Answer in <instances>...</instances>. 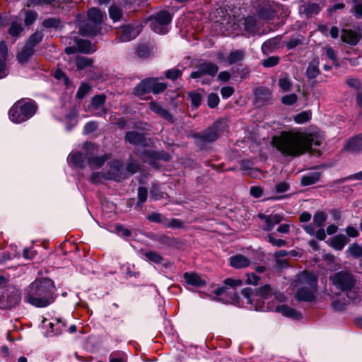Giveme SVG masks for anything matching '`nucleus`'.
<instances>
[{
	"label": "nucleus",
	"instance_id": "1",
	"mask_svg": "<svg viewBox=\"0 0 362 362\" xmlns=\"http://www.w3.org/2000/svg\"><path fill=\"white\" fill-rule=\"evenodd\" d=\"M322 142V136L316 132H284L272 139L273 145L279 151L292 156H300L306 153L319 156V146Z\"/></svg>",
	"mask_w": 362,
	"mask_h": 362
},
{
	"label": "nucleus",
	"instance_id": "2",
	"mask_svg": "<svg viewBox=\"0 0 362 362\" xmlns=\"http://www.w3.org/2000/svg\"><path fill=\"white\" fill-rule=\"evenodd\" d=\"M54 281L48 278H38L26 286L23 293L25 303L37 308L52 304L57 297Z\"/></svg>",
	"mask_w": 362,
	"mask_h": 362
},
{
	"label": "nucleus",
	"instance_id": "3",
	"mask_svg": "<svg viewBox=\"0 0 362 362\" xmlns=\"http://www.w3.org/2000/svg\"><path fill=\"white\" fill-rule=\"evenodd\" d=\"M36 103L29 98H21L16 101L8 111L9 119L16 124L30 119L37 112Z\"/></svg>",
	"mask_w": 362,
	"mask_h": 362
},
{
	"label": "nucleus",
	"instance_id": "4",
	"mask_svg": "<svg viewBox=\"0 0 362 362\" xmlns=\"http://www.w3.org/2000/svg\"><path fill=\"white\" fill-rule=\"evenodd\" d=\"M298 280L303 286L297 289L295 295L298 301L313 302L317 291V278L308 272H303L298 276Z\"/></svg>",
	"mask_w": 362,
	"mask_h": 362
},
{
	"label": "nucleus",
	"instance_id": "5",
	"mask_svg": "<svg viewBox=\"0 0 362 362\" xmlns=\"http://www.w3.org/2000/svg\"><path fill=\"white\" fill-rule=\"evenodd\" d=\"M228 126L223 119L215 122L211 127L206 129L202 134L194 136L195 143L202 148L206 143L215 141L224 132L227 131Z\"/></svg>",
	"mask_w": 362,
	"mask_h": 362
},
{
	"label": "nucleus",
	"instance_id": "6",
	"mask_svg": "<svg viewBox=\"0 0 362 362\" xmlns=\"http://www.w3.org/2000/svg\"><path fill=\"white\" fill-rule=\"evenodd\" d=\"M330 281L337 289L344 292L351 291L356 282L355 276L348 271L335 272L330 277Z\"/></svg>",
	"mask_w": 362,
	"mask_h": 362
},
{
	"label": "nucleus",
	"instance_id": "7",
	"mask_svg": "<svg viewBox=\"0 0 362 362\" xmlns=\"http://www.w3.org/2000/svg\"><path fill=\"white\" fill-rule=\"evenodd\" d=\"M243 283L239 279L226 278L223 281V285L214 289V293L218 296H229L232 301H238L239 297L236 288L242 286Z\"/></svg>",
	"mask_w": 362,
	"mask_h": 362
},
{
	"label": "nucleus",
	"instance_id": "8",
	"mask_svg": "<svg viewBox=\"0 0 362 362\" xmlns=\"http://www.w3.org/2000/svg\"><path fill=\"white\" fill-rule=\"evenodd\" d=\"M104 13L96 8H92L88 11V21L86 28H81V33L84 35H95L98 33V26L101 23Z\"/></svg>",
	"mask_w": 362,
	"mask_h": 362
},
{
	"label": "nucleus",
	"instance_id": "9",
	"mask_svg": "<svg viewBox=\"0 0 362 362\" xmlns=\"http://www.w3.org/2000/svg\"><path fill=\"white\" fill-rule=\"evenodd\" d=\"M172 16L168 11H161L150 18V26L156 33L165 34L168 31V25L171 22Z\"/></svg>",
	"mask_w": 362,
	"mask_h": 362
},
{
	"label": "nucleus",
	"instance_id": "10",
	"mask_svg": "<svg viewBox=\"0 0 362 362\" xmlns=\"http://www.w3.org/2000/svg\"><path fill=\"white\" fill-rule=\"evenodd\" d=\"M22 298L21 290L15 286L10 285L2 294L0 301L1 308H11L18 305Z\"/></svg>",
	"mask_w": 362,
	"mask_h": 362
},
{
	"label": "nucleus",
	"instance_id": "11",
	"mask_svg": "<svg viewBox=\"0 0 362 362\" xmlns=\"http://www.w3.org/2000/svg\"><path fill=\"white\" fill-rule=\"evenodd\" d=\"M105 173L103 177L105 180L120 181L124 178L122 172V164L120 160H112L110 165V170Z\"/></svg>",
	"mask_w": 362,
	"mask_h": 362
},
{
	"label": "nucleus",
	"instance_id": "12",
	"mask_svg": "<svg viewBox=\"0 0 362 362\" xmlns=\"http://www.w3.org/2000/svg\"><path fill=\"white\" fill-rule=\"evenodd\" d=\"M218 66L211 62H204L199 65L196 71L191 73L190 77L192 78H201L204 75L214 76L218 72Z\"/></svg>",
	"mask_w": 362,
	"mask_h": 362
},
{
	"label": "nucleus",
	"instance_id": "13",
	"mask_svg": "<svg viewBox=\"0 0 362 362\" xmlns=\"http://www.w3.org/2000/svg\"><path fill=\"white\" fill-rule=\"evenodd\" d=\"M362 38V33L351 29H343L341 34V40L351 46L356 45Z\"/></svg>",
	"mask_w": 362,
	"mask_h": 362
},
{
	"label": "nucleus",
	"instance_id": "14",
	"mask_svg": "<svg viewBox=\"0 0 362 362\" xmlns=\"http://www.w3.org/2000/svg\"><path fill=\"white\" fill-rule=\"evenodd\" d=\"M141 29L132 25H126L122 27L118 31L120 42H128L135 38L140 33Z\"/></svg>",
	"mask_w": 362,
	"mask_h": 362
},
{
	"label": "nucleus",
	"instance_id": "15",
	"mask_svg": "<svg viewBox=\"0 0 362 362\" xmlns=\"http://www.w3.org/2000/svg\"><path fill=\"white\" fill-rule=\"evenodd\" d=\"M49 329L47 332V337H54L61 334L66 327V323L62 318H54L49 323Z\"/></svg>",
	"mask_w": 362,
	"mask_h": 362
},
{
	"label": "nucleus",
	"instance_id": "16",
	"mask_svg": "<svg viewBox=\"0 0 362 362\" xmlns=\"http://www.w3.org/2000/svg\"><path fill=\"white\" fill-rule=\"evenodd\" d=\"M149 108L151 111L156 113L161 117L165 119L169 122L173 123L174 122L173 115L169 112L168 110L165 109L159 103L152 101L149 103Z\"/></svg>",
	"mask_w": 362,
	"mask_h": 362
},
{
	"label": "nucleus",
	"instance_id": "17",
	"mask_svg": "<svg viewBox=\"0 0 362 362\" xmlns=\"http://www.w3.org/2000/svg\"><path fill=\"white\" fill-rule=\"evenodd\" d=\"M96 150L95 144L90 142H86L82 147L81 151L72 152L69 158H83L93 155Z\"/></svg>",
	"mask_w": 362,
	"mask_h": 362
},
{
	"label": "nucleus",
	"instance_id": "18",
	"mask_svg": "<svg viewBox=\"0 0 362 362\" xmlns=\"http://www.w3.org/2000/svg\"><path fill=\"white\" fill-rule=\"evenodd\" d=\"M185 282L188 285L199 288L206 285L204 279H202L201 276L194 272H185L183 274Z\"/></svg>",
	"mask_w": 362,
	"mask_h": 362
},
{
	"label": "nucleus",
	"instance_id": "19",
	"mask_svg": "<svg viewBox=\"0 0 362 362\" xmlns=\"http://www.w3.org/2000/svg\"><path fill=\"white\" fill-rule=\"evenodd\" d=\"M276 312L281 313L284 316L293 318L294 320H300L303 315L300 312L286 305H282L276 308Z\"/></svg>",
	"mask_w": 362,
	"mask_h": 362
},
{
	"label": "nucleus",
	"instance_id": "20",
	"mask_svg": "<svg viewBox=\"0 0 362 362\" xmlns=\"http://www.w3.org/2000/svg\"><path fill=\"white\" fill-rule=\"evenodd\" d=\"M229 263L235 269H241L248 267L250 262L243 255H235L229 258Z\"/></svg>",
	"mask_w": 362,
	"mask_h": 362
},
{
	"label": "nucleus",
	"instance_id": "21",
	"mask_svg": "<svg viewBox=\"0 0 362 362\" xmlns=\"http://www.w3.org/2000/svg\"><path fill=\"white\" fill-rule=\"evenodd\" d=\"M345 150L350 152H358L362 150V134L350 139L344 146Z\"/></svg>",
	"mask_w": 362,
	"mask_h": 362
},
{
	"label": "nucleus",
	"instance_id": "22",
	"mask_svg": "<svg viewBox=\"0 0 362 362\" xmlns=\"http://www.w3.org/2000/svg\"><path fill=\"white\" fill-rule=\"evenodd\" d=\"M322 176V172L314 171L307 173L301 177L300 185L302 186H309L317 183Z\"/></svg>",
	"mask_w": 362,
	"mask_h": 362
},
{
	"label": "nucleus",
	"instance_id": "23",
	"mask_svg": "<svg viewBox=\"0 0 362 362\" xmlns=\"http://www.w3.org/2000/svg\"><path fill=\"white\" fill-rule=\"evenodd\" d=\"M150 92H151V78L143 80L134 89V94L139 97H142Z\"/></svg>",
	"mask_w": 362,
	"mask_h": 362
},
{
	"label": "nucleus",
	"instance_id": "24",
	"mask_svg": "<svg viewBox=\"0 0 362 362\" xmlns=\"http://www.w3.org/2000/svg\"><path fill=\"white\" fill-rule=\"evenodd\" d=\"M283 220V216L279 214H272L268 215L267 220L265 221V225L262 227L264 231H270L274 227L279 224Z\"/></svg>",
	"mask_w": 362,
	"mask_h": 362
},
{
	"label": "nucleus",
	"instance_id": "25",
	"mask_svg": "<svg viewBox=\"0 0 362 362\" xmlns=\"http://www.w3.org/2000/svg\"><path fill=\"white\" fill-rule=\"evenodd\" d=\"M245 57V50L243 49L231 50L227 57L228 64L232 65L243 61Z\"/></svg>",
	"mask_w": 362,
	"mask_h": 362
},
{
	"label": "nucleus",
	"instance_id": "26",
	"mask_svg": "<svg viewBox=\"0 0 362 362\" xmlns=\"http://www.w3.org/2000/svg\"><path fill=\"white\" fill-rule=\"evenodd\" d=\"M125 139L133 145H141L145 142V136L143 134L132 131L127 132Z\"/></svg>",
	"mask_w": 362,
	"mask_h": 362
},
{
	"label": "nucleus",
	"instance_id": "27",
	"mask_svg": "<svg viewBox=\"0 0 362 362\" xmlns=\"http://www.w3.org/2000/svg\"><path fill=\"white\" fill-rule=\"evenodd\" d=\"M349 242V239L344 235L339 234L332 238L330 245L336 250L341 251Z\"/></svg>",
	"mask_w": 362,
	"mask_h": 362
},
{
	"label": "nucleus",
	"instance_id": "28",
	"mask_svg": "<svg viewBox=\"0 0 362 362\" xmlns=\"http://www.w3.org/2000/svg\"><path fill=\"white\" fill-rule=\"evenodd\" d=\"M35 49L25 44L17 56L18 62L21 64L27 62L33 55Z\"/></svg>",
	"mask_w": 362,
	"mask_h": 362
},
{
	"label": "nucleus",
	"instance_id": "29",
	"mask_svg": "<svg viewBox=\"0 0 362 362\" xmlns=\"http://www.w3.org/2000/svg\"><path fill=\"white\" fill-rule=\"evenodd\" d=\"M319 60L317 58L313 59L309 64L306 74L308 78H316L319 74H320V69H319Z\"/></svg>",
	"mask_w": 362,
	"mask_h": 362
},
{
	"label": "nucleus",
	"instance_id": "30",
	"mask_svg": "<svg viewBox=\"0 0 362 362\" xmlns=\"http://www.w3.org/2000/svg\"><path fill=\"white\" fill-rule=\"evenodd\" d=\"M77 49L81 52L92 53L96 50L95 47L92 45L90 42L87 40L80 39L76 41Z\"/></svg>",
	"mask_w": 362,
	"mask_h": 362
},
{
	"label": "nucleus",
	"instance_id": "31",
	"mask_svg": "<svg viewBox=\"0 0 362 362\" xmlns=\"http://www.w3.org/2000/svg\"><path fill=\"white\" fill-rule=\"evenodd\" d=\"M151 92L155 95H158L163 93L167 88V84L159 82L156 78H151Z\"/></svg>",
	"mask_w": 362,
	"mask_h": 362
},
{
	"label": "nucleus",
	"instance_id": "32",
	"mask_svg": "<svg viewBox=\"0 0 362 362\" xmlns=\"http://www.w3.org/2000/svg\"><path fill=\"white\" fill-rule=\"evenodd\" d=\"M252 163L250 160H241L240 168L243 170H248V174L254 177H256L259 171L252 167Z\"/></svg>",
	"mask_w": 362,
	"mask_h": 362
},
{
	"label": "nucleus",
	"instance_id": "33",
	"mask_svg": "<svg viewBox=\"0 0 362 362\" xmlns=\"http://www.w3.org/2000/svg\"><path fill=\"white\" fill-rule=\"evenodd\" d=\"M327 215L322 211H317L313 216V223L317 228H322L327 221Z\"/></svg>",
	"mask_w": 362,
	"mask_h": 362
},
{
	"label": "nucleus",
	"instance_id": "34",
	"mask_svg": "<svg viewBox=\"0 0 362 362\" xmlns=\"http://www.w3.org/2000/svg\"><path fill=\"white\" fill-rule=\"evenodd\" d=\"M43 37L42 32L37 31L30 36L25 44L35 49V47L42 42Z\"/></svg>",
	"mask_w": 362,
	"mask_h": 362
},
{
	"label": "nucleus",
	"instance_id": "35",
	"mask_svg": "<svg viewBox=\"0 0 362 362\" xmlns=\"http://www.w3.org/2000/svg\"><path fill=\"white\" fill-rule=\"evenodd\" d=\"M272 91L268 88H259L255 91V95L259 100L267 101L272 98Z\"/></svg>",
	"mask_w": 362,
	"mask_h": 362
},
{
	"label": "nucleus",
	"instance_id": "36",
	"mask_svg": "<svg viewBox=\"0 0 362 362\" xmlns=\"http://www.w3.org/2000/svg\"><path fill=\"white\" fill-rule=\"evenodd\" d=\"M138 201L136 204V208H140L143 206L147 200L148 190L144 187H139L138 188Z\"/></svg>",
	"mask_w": 362,
	"mask_h": 362
},
{
	"label": "nucleus",
	"instance_id": "37",
	"mask_svg": "<svg viewBox=\"0 0 362 362\" xmlns=\"http://www.w3.org/2000/svg\"><path fill=\"white\" fill-rule=\"evenodd\" d=\"M93 64V59L86 57H78L76 59V64L78 70H83L89 67Z\"/></svg>",
	"mask_w": 362,
	"mask_h": 362
},
{
	"label": "nucleus",
	"instance_id": "38",
	"mask_svg": "<svg viewBox=\"0 0 362 362\" xmlns=\"http://www.w3.org/2000/svg\"><path fill=\"white\" fill-rule=\"evenodd\" d=\"M321 10V7L317 3H309L304 7V13L308 16L317 14Z\"/></svg>",
	"mask_w": 362,
	"mask_h": 362
},
{
	"label": "nucleus",
	"instance_id": "39",
	"mask_svg": "<svg viewBox=\"0 0 362 362\" xmlns=\"http://www.w3.org/2000/svg\"><path fill=\"white\" fill-rule=\"evenodd\" d=\"M256 295L262 298H267L272 296V288L269 284H265L255 289Z\"/></svg>",
	"mask_w": 362,
	"mask_h": 362
},
{
	"label": "nucleus",
	"instance_id": "40",
	"mask_svg": "<svg viewBox=\"0 0 362 362\" xmlns=\"http://www.w3.org/2000/svg\"><path fill=\"white\" fill-rule=\"evenodd\" d=\"M150 222L160 223L165 226L166 223V217L158 212H152L146 216Z\"/></svg>",
	"mask_w": 362,
	"mask_h": 362
},
{
	"label": "nucleus",
	"instance_id": "41",
	"mask_svg": "<svg viewBox=\"0 0 362 362\" xmlns=\"http://www.w3.org/2000/svg\"><path fill=\"white\" fill-rule=\"evenodd\" d=\"M219 160H206L205 162V165L211 167L213 170L217 171L218 173L223 172L225 170V165L223 163L218 162ZM227 169L226 170H228Z\"/></svg>",
	"mask_w": 362,
	"mask_h": 362
},
{
	"label": "nucleus",
	"instance_id": "42",
	"mask_svg": "<svg viewBox=\"0 0 362 362\" xmlns=\"http://www.w3.org/2000/svg\"><path fill=\"white\" fill-rule=\"evenodd\" d=\"M350 255L354 258H360L362 257V247L358 243H353L348 247Z\"/></svg>",
	"mask_w": 362,
	"mask_h": 362
},
{
	"label": "nucleus",
	"instance_id": "43",
	"mask_svg": "<svg viewBox=\"0 0 362 362\" xmlns=\"http://www.w3.org/2000/svg\"><path fill=\"white\" fill-rule=\"evenodd\" d=\"M145 257L155 264H161L164 260V258L160 254L154 251L146 252Z\"/></svg>",
	"mask_w": 362,
	"mask_h": 362
},
{
	"label": "nucleus",
	"instance_id": "44",
	"mask_svg": "<svg viewBox=\"0 0 362 362\" xmlns=\"http://www.w3.org/2000/svg\"><path fill=\"white\" fill-rule=\"evenodd\" d=\"M311 118V111H303L294 117V121L298 124H303Z\"/></svg>",
	"mask_w": 362,
	"mask_h": 362
},
{
	"label": "nucleus",
	"instance_id": "45",
	"mask_svg": "<svg viewBox=\"0 0 362 362\" xmlns=\"http://www.w3.org/2000/svg\"><path fill=\"white\" fill-rule=\"evenodd\" d=\"M110 362H127L126 355L120 351H115L110 354L109 356Z\"/></svg>",
	"mask_w": 362,
	"mask_h": 362
},
{
	"label": "nucleus",
	"instance_id": "46",
	"mask_svg": "<svg viewBox=\"0 0 362 362\" xmlns=\"http://www.w3.org/2000/svg\"><path fill=\"white\" fill-rule=\"evenodd\" d=\"M188 96L191 100L192 105L194 108L199 107L202 103V95L199 93L197 91H191L189 92Z\"/></svg>",
	"mask_w": 362,
	"mask_h": 362
},
{
	"label": "nucleus",
	"instance_id": "47",
	"mask_svg": "<svg viewBox=\"0 0 362 362\" xmlns=\"http://www.w3.org/2000/svg\"><path fill=\"white\" fill-rule=\"evenodd\" d=\"M165 227L170 228H182L184 227V222L177 218H172L168 220L166 218V223H165Z\"/></svg>",
	"mask_w": 362,
	"mask_h": 362
},
{
	"label": "nucleus",
	"instance_id": "48",
	"mask_svg": "<svg viewBox=\"0 0 362 362\" xmlns=\"http://www.w3.org/2000/svg\"><path fill=\"white\" fill-rule=\"evenodd\" d=\"M278 83L280 88L284 92L289 91L292 87V82L287 76L281 77Z\"/></svg>",
	"mask_w": 362,
	"mask_h": 362
},
{
	"label": "nucleus",
	"instance_id": "49",
	"mask_svg": "<svg viewBox=\"0 0 362 362\" xmlns=\"http://www.w3.org/2000/svg\"><path fill=\"white\" fill-rule=\"evenodd\" d=\"M109 14L114 21H117L121 18L122 12L119 7L117 6H111L109 8Z\"/></svg>",
	"mask_w": 362,
	"mask_h": 362
},
{
	"label": "nucleus",
	"instance_id": "50",
	"mask_svg": "<svg viewBox=\"0 0 362 362\" xmlns=\"http://www.w3.org/2000/svg\"><path fill=\"white\" fill-rule=\"evenodd\" d=\"M90 90L91 88L88 83H82L77 90L76 96L78 99H82L90 91Z\"/></svg>",
	"mask_w": 362,
	"mask_h": 362
},
{
	"label": "nucleus",
	"instance_id": "51",
	"mask_svg": "<svg viewBox=\"0 0 362 362\" xmlns=\"http://www.w3.org/2000/svg\"><path fill=\"white\" fill-rule=\"evenodd\" d=\"M165 76L167 78L175 81L182 76V71L176 68L168 69Z\"/></svg>",
	"mask_w": 362,
	"mask_h": 362
},
{
	"label": "nucleus",
	"instance_id": "52",
	"mask_svg": "<svg viewBox=\"0 0 362 362\" xmlns=\"http://www.w3.org/2000/svg\"><path fill=\"white\" fill-rule=\"evenodd\" d=\"M105 95H96L93 97L91 105L94 108L98 109L105 103Z\"/></svg>",
	"mask_w": 362,
	"mask_h": 362
},
{
	"label": "nucleus",
	"instance_id": "53",
	"mask_svg": "<svg viewBox=\"0 0 362 362\" xmlns=\"http://www.w3.org/2000/svg\"><path fill=\"white\" fill-rule=\"evenodd\" d=\"M23 30L21 25L18 23H13L8 30V33L13 37H18Z\"/></svg>",
	"mask_w": 362,
	"mask_h": 362
},
{
	"label": "nucleus",
	"instance_id": "54",
	"mask_svg": "<svg viewBox=\"0 0 362 362\" xmlns=\"http://www.w3.org/2000/svg\"><path fill=\"white\" fill-rule=\"evenodd\" d=\"M266 238L269 243L278 247H281L286 245V240L282 239H276L274 238L272 234H269Z\"/></svg>",
	"mask_w": 362,
	"mask_h": 362
},
{
	"label": "nucleus",
	"instance_id": "55",
	"mask_svg": "<svg viewBox=\"0 0 362 362\" xmlns=\"http://www.w3.org/2000/svg\"><path fill=\"white\" fill-rule=\"evenodd\" d=\"M347 303V300H340L337 298L334 300L331 305L334 310L342 311L345 310Z\"/></svg>",
	"mask_w": 362,
	"mask_h": 362
},
{
	"label": "nucleus",
	"instance_id": "56",
	"mask_svg": "<svg viewBox=\"0 0 362 362\" xmlns=\"http://www.w3.org/2000/svg\"><path fill=\"white\" fill-rule=\"evenodd\" d=\"M298 100V97L295 93L284 95L281 98V103L286 105H291Z\"/></svg>",
	"mask_w": 362,
	"mask_h": 362
},
{
	"label": "nucleus",
	"instance_id": "57",
	"mask_svg": "<svg viewBox=\"0 0 362 362\" xmlns=\"http://www.w3.org/2000/svg\"><path fill=\"white\" fill-rule=\"evenodd\" d=\"M220 102V99L216 93H210L208 96L207 103L211 108L216 107Z\"/></svg>",
	"mask_w": 362,
	"mask_h": 362
},
{
	"label": "nucleus",
	"instance_id": "58",
	"mask_svg": "<svg viewBox=\"0 0 362 362\" xmlns=\"http://www.w3.org/2000/svg\"><path fill=\"white\" fill-rule=\"evenodd\" d=\"M279 58L278 57H269V58L263 60L262 65L264 67H272L279 64Z\"/></svg>",
	"mask_w": 362,
	"mask_h": 362
},
{
	"label": "nucleus",
	"instance_id": "59",
	"mask_svg": "<svg viewBox=\"0 0 362 362\" xmlns=\"http://www.w3.org/2000/svg\"><path fill=\"white\" fill-rule=\"evenodd\" d=\"M37 14L34 11H27L25 13V17L24 19V23L25 25L29 26L32 25L35 21L36 20Z\"/></svg>",
	"mask_w": 362,
	"mask_h": 362
},
{
	"label": "nucleus",
	"instance_id": "60",
	"mask_svg": "<svg viewBox=\"0 0 362 362\" xmlns=\"http://www.w3.org/2000/svg\"><path fill=\"white\" fill-rule=\"evenodd\" d=\"M246 276H247V279H246L247 284L257 286L260 280L259 276L253 272L248 273V274H247Z\"/></svg>",
	"mask_w": 362,
	"mask_h": 362
},
{
	"label": "nucleus",
	"instance_id": "61",
	"mask_svg": "<svg viewBox=\"0 0 362 362\" xmlns=\"http://www.w3.org/2000/svg\"><path fill=\"white\" fill-rule=\"evenodd\" d=\"M346 84L354 89L359 90L361 89L362 84L358 78H349L346 80Z\"/></svg>",
	"mask_w": 362,
	"mask_h": 362
},
{
	"label": "nucleus",
	"instance_id": "62",
	"mask_svg": "<svg viewBox=\"0 0 362 362\" xmlns=\"http://www.w3.org/2000/svg\"><path fill=\"white\" fill-rule=\"evenodd\" d=\"M290 189V185L286 182H281L275 185V191L277 193H284Z\"/></svg>",
	"mask_w": 362,
	"mask_h": 362
},
{
	"label": "nucleus",
	"instance_id": "63",
	"mask_svg": "<svg viewBox=\"0 0 362 362\" xmlns=\"http://www.w3.org/2000/svg\"><path fill=\"white\" fill-rule=\"evenodd\" d=\"M98 123L95 121H91L88 122L83 128V131L85 134H90L95 131L98 128Z\"/></svg>",
	"mask_w": 362,
	"mask_h": 362
},
{
	"label": "nucleus",
	"instance_id": "64",
	"mask_svg": "<svg viewBox=\"0 0 362 362\" xmlns=\"http://www.w3.org/2000/svg\"><path fill=\"white\" fill-rule=\"evenodd\" d=\"M59 21L56 18H47L42 22L46 28H56L59 25Z\"/></svg>",
	"mask_w": 362,
	"mask_h": 362
}]
</instances>
